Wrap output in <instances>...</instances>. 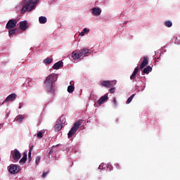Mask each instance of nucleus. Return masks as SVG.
Masks as SVG:
<instances>
[{
    "mask_svg": "<svg viewBox=\"0 0 180 180\" xmlns=\"http://www.w3.org/2000/svg\"><path fill=\"white\" fill-rule=\"evenodd\" d=\"M57 81V76L55 74L49 75L44 82L45 89L50 94H54V82Z\"/></svg>",
    "mask_w": 180,
    "mask_h": 180,
    "instance_id": "f257e3e1",
    "label": "nucleus"
},
{
    "mask_svg": "<svg viewBox=\"0 0 180 180\" xmlns=\"http://www.w3.org/2000/svg\"><path fill=\"white\" fill-rule=\"evenodd\" d=\"M22 8L20 10V13L23 15V13H26V12H32L36 6H34V3L32 0H22Z\"/></svg>",
    "mask_w": 180,
    "mask_h": 180,
    "instance_id": "f03ea898",
    "label": "nucleus"
},
{
    "mask_svg": "<svg viewBox=\"0 0 180 180\" xmlns=\"http://www.w3.org/2000/svg\"><path fill=\"white\" fill-rule=\"evenodd\" d=\"M81 124H82V120H79L78 121L75 122L72 127L68 134V139H71V137H72V136H74V134L77 133L79 127H81Z\"/></svg>",
    "mask_w": 180,
    "mask_h": 180,
    "instance_id": "7ed1b4c3",
    "label": "nucleus"
},
{
    "mask_svg": "<svg viewBox=\"0 0 180 180\" xmlns=\"http://www.w3.org/2000/svg\"><path fill=\"white\" fill-rule=\"evenodd\" d=\"M11 156L12 157L13 160L15 161V162H18V161L20 160V157H22V154H20V152H19L18 149H15L14 150L11 151Z\"/></svg>",
    "mask_w": 180,
    "mask_h": 180,
    "instance_id": "20e7f679",
    "label": "nucleus"
},
{
    "mask_svg": "<svg viewBox=\"0 0 180 180\" xmlns=\"http://www.w3.org/2000/svg\"><path fill=\"white\" fill-rule=\"evenodd\" d=\"M18 21L16 20H9L6 25V28L7 29V30L15 29V27H16Z\"/></svg>",
    "mask_w": 180,
    "mask_h": 180,
    "instance_id": "39448f33",
    "label": "nucleus"
},
{
    "mask_svg": "<svg viewBox=\"0 0 180 180\" xmlns=\"http://www.w3.org/2000/svg\"><path fill=\"white\" fill-rule=\"evenodd\" d=\"M72 57L73 60H81L84 58V56H82V53H81V50L74 51L72 53Z\"/></svg>",
    "mask_w": 180,
    "mask_h": 180,
    "instance_id": "423d86ee",
    "label": "nucleus"
},
{
    "mask_svg": "<svg viewBox=\"0 0 180 180\" xmlns=\"http://www.w3.org/2000/svg\"><path fill=\"white\" fill-rule=\"evenodd\" d=\"M8 171L10 174H18V172L19 171V167H18V165H11L9 166Z\"/></svg>",
    "mask_w": 180,
    "mask_h": 180,
    "instance_id": "0eeeda50",
    "label": "nucleus"
},
{
    "mask_svg": "<svg viewBox=\"0 0 180 180\" xmlns=\"http://www.w3.org/2000/svg\"><path fill=\"white\" fill-rule=\"evenodd\" d=\"M108 94L107 93L98 99V103L100 106L103 105V103H105V102H106V101H108V99H109V98L108 97Z\"/></svg>",
    "mask_w": 180,
    "mask_h": 180,
    "instance_id": "6e6552de",
    "label": "nucleus"
},
{
    "mask_svg": "<svg viewBox=\"0 0 180 180\" xmlns=\"http://www.w3.org/2000/svg\"><path fill=\"white\" fill-rule=\"evenodd\" d=\"M80 53L83 57H88L89 54H91V50L86 49V48H83L80 49Z\"/></svg>",
    "mask_w": 180,
    "mask_h": 180,
    "instance_id": "1a4fd4ad",
    "label": "nucleus"
},
{
    "mask_svg": "<svg viewBox=\"0 0 180 180\" xmlns=\"http://www.w3.org/2000/svg\"><path fill=\"white\" fill-rule=\"evenodd\" d=\"M147 65H148V58L147 56H144L141 66L139 67V70H143V68H144V67H147Z\"/></svg>",
    "mask_w": 180,
    "mask_h": 180,
    "instance_id": "9d476101",
    "label": "nucleus"
},
{
    "mask_svg": "<svg viewBox=\"0 0 180 180\" xmlns=\"http://www.w3.org/2000/svg\"><path fill=\"white\" fill-rule=\"evenodd\" d=\"M16 99V94H11L7 96L6 100L4 101V103L6 102H11L12 101H15Z\"/></svg>",
    "mask_w": 180,
    "mask_h": 180,
    "instance_id": "9b49d317",
    "label": "nucleus"
},
{
    "mask_svg": "<svg viewBox=\"0 0 180 180\" xmlns=\"http://www.w3.org/2000/svg\"><path fill=\"white\" fill-rule=\"evenodd\" d=\"M20 30H26L29 25H27V21H21L20 22Z\"/></svg>",
    "mask_w": 180,
    "mask_h": 180,
    "instance_id": "f8f14e48",
    "label": "nucleus"
},
{
    "mask_svg": "<svg viewBox=\"0 0 180 180\" xmlns=\"http://www.w3.org/2000/svg\"><path fill=\"white\" fill-rule=\"evenodd\" d=\"M92 13L94 15V16H99L101 13H102V10L99 8H92Z\"/></svg>",
    "mask_w": 180,
    "mask_h": 180,
    "instance_id": "ddd939ff",
    "label": "nucleus"
},
{
    "mask_svg": "<svg viewBox=\"0 0 180 180\" xmlns=\"http://www.w3.org/2000/svg\"><path fill=\"white\" fill-rule=\"evenodd\" d=\"M8 34L10 36V37H11V36H13V34H16V33H19V29L18 28H15V29H11V30H8Z\"/></svg>",
    "mask_w": 180,
    "mask_h": 180,
    "instance_id": "4468645a",
    "label": "nucleus"
},
{
    "mask_svg": "<svg viewBox=\"0 0 180 180\" xmlns=\"http://www.w3.org/2000/svg\"><path fill=\"white\" fill-rule=\"evenodd\" d=\"M63 61H58L53 65L52 68L53 70H58V68H60V67H63Z\"/></svg>",
    "mask_w": 180,
    "mask_h": 180,
    "instance_id": "2eb2a0df",
    "label": "nucleus"
},
{
    "mask_svg": "<svg viewBox=\"0 0 180 180\" xmlns=\"http://www.w3.org/2000/svg\"><path fill=\"white\" fill-rule=\"evenodd\" d=\"M139 67H136L132 75L130 76V79H136V75H137L138 72H139Z\"/></svg>",
    "mask_w": 180,
    "mask_h": 180,
    "instance_id": "dca6fc26",
    "label": "nucleus"
},
{
    "mask_svg": "<svg viewBox=\"0 0 180 180\" xmlns=\"http://www.w3.org/2000/svg\"><path fill=\"white\" fill-rule=\"evenodd\" d=\"M74 91H75V87L72 84V82H70V86H68V92L69 94H72V92H74Z\"/></svg>",
    "mask_w": 180,
    "mask_h": 180,
    "instance_id": "f3484780",
    "label": "nucleus"
},
{
    "mask_svg": "<svg viewBox=\"0 0 180 180\" xmlns=\"http://www.w3.org/2000/svg\"><path fill=\"white\" fill-rule=\"evenodd\" d=\"M101 85L103 86H105V88H110V86H112V84H110V81H103L101 82Z\"/></svg>",
    "mask_w": 180,
    "mask_h": 180,
    "instance_id": "a211bd4d",
    "label": "nucleus"
},
{
    "mask_svg": "<svg viewBox=\"0 0 180 180\" xmlns=\"http://www.w3.org/2000/svg\"><path fill=\"white\" fill-rule=\"evenodd\" d=\"M151 71H153V68H151L150 66H147L143 70V74H150Z\"/></svg>",
    "mask_w": 180,
    "mask_h": 180,
    "instance_id": "6ab92c4d",
    "label": "nucleus"
},
{
    "mask_svg": "<svg viewBox=\"0 0 180 180\" xmlns=\"http://www.w3.org/2000/svg\"><path fill=\"white\" fill-rule=\"evenodd\" d=\"M39 22L41 25H44V23H47V18L44 16H41L39 18Z\"/></svg>",
    "mask_w": 180,
    "mask_h": 180,
    "instance_id": "aec40b11",
    "label": "nucleus"
},
{
    "mask_svg": "<svg viewBox=\"0 0 180 180\" xmlns=\"http://www.w3.org/2000/svg\"><path fill=\"white\" fill-rule=\"evenodd\" d=\"M54 128L56 131H60L63 129V125L61 124H56Z\"/></svg>",
    "mask_w": 180,
    "mask_h": 180,
    "instance_id": "412c9836",
    "label": "nucleus"
},
{
    "mask_svg": "<svg viewBox=\"0 0 180 180\" xmlns=\"http://www.w3.org/2000/svg\"><path fill=\"white\" fill-rule=\"evenodd\" d=\"M25 119V117L23 115H20L16 117V121L18 123H21V122H23V120Z\"/></svg>",
    "mask_w": 180,
    "mask_h": 180,
    "instance_id": "4be33fe9",
    "label": "nucleus"
},
{
    "mask_svg": "<svg viewBox=\"0 0 180 180\" xmlns=\"http://www.w3.org/2000/svg\"><path fill=\"white\" fill-rule=\"evenodd\" d=\"M44 64H51L53 63V58H46L44 60Z\"/></svg>",
    "mask_w": 180,
    "mask_h": 180,
    "instance_id": "5701e85b",
    "label": "nucleus"
},
{
    "mask_svg": "<svg viewBox=\"0 0 180 180\" xmlns=\"http://www.w3.org/2000/svg\"><path fill=\"white\" fill-rule=\"evenodd\" d=\"M135 95L132 94L131 96L129 97V98L127 101V105H129L133 101V98H134Z\"/></svg>",
    "mask_w": 180,
    "mask_h": 180,
    "instance_id": "b1692460",
    "label": "nucleus"
},
{
    "mask_svg": "<svg viewBox=\"0 0 180 180\" xmlns=\"http://www.w3.org/2000/svg\"><path fill=\"white\" fill-rule=\"evenodd\" d=\"M32 150H33V146L30 148L28 153V160L29 161H32Z\"/></svg>",
    "mask_w": 180,
    "mask_h": 180,
    "instance_id": "393cba45",
    "label": "nucleus"
},
{
    "mask_svg": "<svg viewBox=\"0 0 180 180\" xmlns=\"http://www.w3.org/2000/svg\"><path fill=\"white\" fill-rule=\"evenodd\" d=\"M165 25L167 27H171V26H172V22L171 21H166L165 22Z\"/></svg>",
    "mask_w": 180,
    "mask_h": 180,
    "instance_id": "a878e982",
    "label": "nucleus"
},
{
    "mask_svg": "<svg viewBox=\"0 0 180 180\" xmlns=\"http://www.w3.org/2000/svg\"><path fill=\"white\" fill-rule=\"evenodd\" d=\"M40 160H41V157L37 156L35 160V163L37 165H39L40 164Z\"/></svg>",
    "mask_w": 180,
    "mask_h": 180,
    "instance_id": "bb28decb",
    "label": "nucleus"
},
{
    "mask_svg": "<svg viewBox=\"0 0 180 180\" xmlns=\"http://www.w3.org/2000/svg\"><path fill=\"white\" fill-rule=\"evenodd\" d=\"M37 138H38V139H43V132L39 131V132L37 134Z\"/></svg>",
    "mask_w": 180,
    "mask_h": 180,
    "instance_id": "cd10ccee",
    "label": "nucleus"
},
{
    "mask_svg": "<svg viewBox=\"0 0 180 180\" xmlns=\"http://www.w3.org/2000/svg\"><path fill=\"white\" fill-rule=\"evenodd\" d=\"M26 160H27V159H26L25 158H22L20 160V164H25L26 163Z\"/></svg>",
    "mask_w": 180,
    "mask_h": 180,
    "instance_id": "c85d7f7f",
    "label": "nucleus"
},
{
    "mask_svg": "<svg viewBox=\"0 0 180 180\" xmlns=\"http://www.w3.org/2000/svg\"><path fill=\"white\" fill-rule=\"evenodd\" d=\"M112 102L115 107L117 106V101L116 100V97L113 98Z\"/></svg>",
    "mask_w": 180,
    "mask_h": 180,
    "instance_id": "c756f323",
    "label": "nucleus"
},
{
    "mask_svg": "<svg viewBox=\"0 0 180 180\" xmlns=\"http://www.w3.org/2000/svg\"><path fill=\"white\" fill-rule=\"evenodd\" d=\"M115 91H116V89L115 87H113L109 90V92H110V94H115Z\"/></svg>",
    "mask_w": 180,
    "mask_h": 180,
    "instance_id": "7c9ffc66",
    "label": "nucleus"
},
{
    "mask_svg": "<svg viewBox=\"0 0 180 180\" xmlns=\"http://www.w3.org/2000/svg\"><path fill=\"white\" fill-rule=\"evenodd\" d=\"M40 0H32V4L36 6Z\"/></svg>",
    "mask_w": 180,
    "mask_h": 180,
    "instance_id": "2f4dec72",
    "label": "nucleus"
},
{
    "mask_svg": "<svg viewBox=\"0 0 180 180\" xmlns=\"http://www.w3.org/2000/svg\"><path fill=\"white\" fill-rule=\"evenodd\" d=\"M49 174V172H44L41 175L42 178H45L47 176V174Z\"/></svg>",
    "mask_w": 180,
    "mask_h": 180,
    "instance_id": "473e14b6",
    "label": "nucleus"
},
{
    "mask_svg": "<svg viewBox=\"0 0 180 180\" xmlns=\"http://www.w3.org/2000/svg\"><path fill=\"white\" fill-rule=\"evenodd\" d=\"M22 158H25L27 160V153H26V152L23 153Z\"/></svg>",
    "mask_w": 180,
    "mask_h": 180,
    "instance_id": "72a5a7b5",
    "label": "nucleus"
},
{
    "mask_svg": "<svg viewBox=\"0 0 180 180\" xmlns=\"http://www.w3.org/2000/svg\"><path fill=\"white\" fill-rule=\"evenodd\" d=\"M83 30H84L83 32H84V33H89V30H88V29H86V28H84Z\"/></svg>",
    "mask_w": 180,
    "mask_h": 180,
    "instance_id": "f704fd0d",
    "label": "nucleus"
},
{
    "mask_svg": "<svg viewBox=\"0 0 180 180\" xmlns=\"http://www.w3.org/2000/svg\"><path fill=\"white\" fill-rule=\"evenodd\" d=\"M53 153H54V150L53 149H51L50 151H49V155H51L53 154Z\"/></svg>",
    "mask_w": 180,
    "mask_h": 180,
    "instance_id": "c9c22d12",
    "label": "nucleus"
},
{
    "mask_svg": "<svg viewBox=\"0 0 180 180\" xmlns=\"http://www.w3.org/2000/svg\"><path fill=\"white\" fill-rule=\"evenodd\" d=\"M80 36H85V32H82L80 33Z\"/></svg>",
    "mask_w": 180,
    "mask_h": 180,
    "instance_id": "e433bc0d",
    "label": "nucleus"
},
{
    "mask_svg": "<svg viewBox=\"0 0 180 180\" xmlns=\"http://www.w3.org/2000/svg\"><path fill=\"white\" fill-rule=\"evenodd\" d=\"M62 119H64V117H60V120H61Z\"/></svg>",
    "mask_w": 180,
    "mask_h": 180,
    "instance_id": "4c0bfd02",
    "label": "nucleus"
}]
</instances>
